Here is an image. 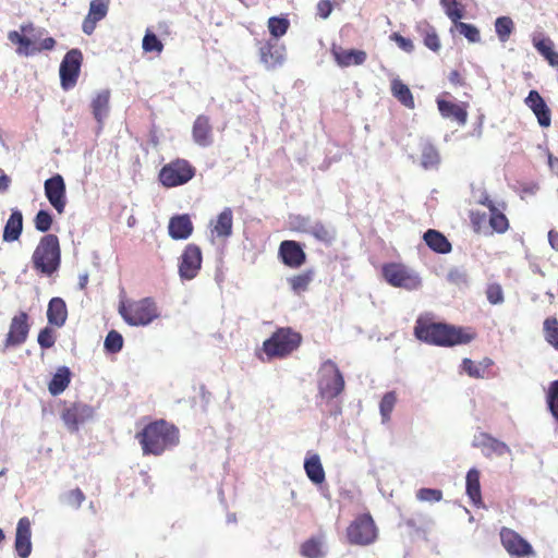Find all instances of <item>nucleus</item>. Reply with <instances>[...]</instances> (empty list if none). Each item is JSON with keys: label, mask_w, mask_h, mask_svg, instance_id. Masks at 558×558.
Wrapping results in <instances>:
<instances>
[{"label": "nucleus", "mask_w": 558, "mask_h": 558, "mask_svg": "<svg viewBox=\"0 0 558 558\" xmlns=\"http://www.w3.org/2000/svg\"><path fill=\"white\" fill-rule=\"evenodd\" d=\"M414 336L428 344L457 345L470 343L475 339L476 333L472 328L433 322L420 316L415 322Z\"/></svg>", "instance_id": "obj_1"}, {"label": "nucleus", "mask_w": 558, "mask_h": 558, "mask_svg": "<svg viewBox=\"0 0 558 558\" xmlns=\"http://www.w3.org/2000/svg\"><path fill=\"white\" fill-rule=\"evenodd\" d=\"M135 438L142 446L143 454L160 456L169 448L178 446L180 433L175 424L159 418L146 424L136 433Z\"/></svg>", "instance_id": "obj_2"}, {"label": "nucleus", "mask_w": 558, "mask_h": 558, "mask_svg": "<svg viewBox=\"0 0 558 558\" xmlns=\"http://www.w3.org/2000/svg\"><path fill=\"white\" fill-rule=\"evenodd\" d=\"M32 264L40 274L52 275L61 265V246L58 235L41 236L33 255Z\"/></svg>", "instance_id": "obj_3"}, {"label": "nucleus", "mask_w": 558, "mask_h": 558, "mask_svg": "<svg viewBox=\"0 0 558 558\" xmlns=\"http://www.w3.org/2000/svg\"><path fill=\"white\" fill-rule=\"evenodd\" d=\"M40 34H36V27L33 23H24L21 25V32L10 31L8 33L9 40L16 45V53L20 56H32L43 50H52L56 46L53 37H46L40 40Z\"/></svg>", "instance_id": "obj_4"}, {"label": "nucleus", "mask_w": 558, "mask_h": 558, "mask_svg": "<svg viewBox=\"0 0 558 558\" xmlns=\"http://www.w3.org/2000/svg\"><path fill=\"white\" fill-rule=\"evenodd\" d=\"M303 336L293 328H278L270 337L263 342V351L269 360L283 359L299 349Z\"/></svg>", "instance_id": "obj_5"}, {"label": "nucleus", "mask_w": 558, "mask_h": 558, "mask_svg": "<svg viewBox=\"0 0 558 558\" xmlns=\"http://www.w3.org/2000/svg\"><path fill=\"white\" fill-rule=\"evenodd\" d=\"M119 314L131 326H146L158 319V305L154 298L120 302Z\"/></svg>", "instance_id": "obj_6"}, {"label": "nucleus", "mask_w": 558, "mask_h": 558, "mask_svg": "<svg viewBox=\"0 0 558 558\" xmlns=\"http://www.w3.org/2000/svg\"><path fill=\"white\" fill-rule=\"evenodd\" d=\"M345 381L336 362L328 359L318 369L317 388L323 399H336L343 392Z\"/></svg>", "instance_id": "obj_7"}, {"label": "nucleus", "mask_w": 558, "mask_h": 558, "mask_svg": "<svg viewBox=\"0 0 558 558\" xmlns=\"http://www.w3.org/2000/svg\"><path fill=\"white\" fill-rule=\"evenodd\" d=\"M345 536L351 545H372L378 538V526L372 514L364 512L350 522L345 529Z\"/></svg>", "instance_id": "obj_8"}, {"label": "nucleus", "mask_w": 558, "mask_h": 558, "mask_svg": "<svg viewBox=\"0 0 558 558\" xmlns=\"http://www.w3.org/2000/svg\"><path fill=\"white\" fill-rule=\"evenodd\" d=\"M195 173L196 168L192 162L185 158H175L160 168L158 179L163 186L173 187L186 184L193 180Z\"/></svg>", "instance_id": "obj_9"}, {"label": "nucleus", "mask_w": 558, "mask_h": 558, "mask_svg": "<svg viewBox=\"0 0 558 558\" xmlns=\"http://www.w3.org/2000/svg\"><path fill=\"white\" fill-rule=\"evenodd\" d=\"M381 275L386 282L396 288L413 290L420 288L422 284L420 276L404 264H385L381 266Z\"/></svg>", "instance_id": "obj_10"}, {"label": "nucleus", "mask_w": 558, "mask_h": 558, "mask_svg": "<svg viewBox=\"0 0 558 558\" xmlns=\"http://www.w3.org/2000/svg\"><path fill=\"white\" fill-rule=\"evenodd\" d=\"M499 538L502 548L512 558L535 557L536 553L532 544L523 538L518 531L502 526L499 530Z\"/></svg>", "instance_id": "obj_11"}, {"label": "nucleus", "mask_w": 558, "mask_h": 558, "mask_svg": "<svg viewBox=\"0 0 558 558\" xmlns=\"http://www.w3.org/2000/svg\"><path fill=\"white\" fill-rule=\"evenodd\" d=\"M83 54L80 49H71L60 63V83L63 89L76 86L82 69Z\"/></svg>", "instance_id": "obj_12"}, {"label": "nucleus", "mask_w": 558, "mask_h": 558, "mask_svg": "<svg viewBox=\"0 0 558 558\" xmlns=\"http://www.w3.org/2000/svg\"><path fill=\"white\" fill-rule=\"evenodd\" d=\"M203 265V253L197 244L186 245L179 258L178 274L183 280L197 278Z\"/></svg>", "instance_id": "obj_13"}, {"label": "nucleus", "mask_w": 558, "mask_h": 558, "mask_svg": "<svg viewBox=\"0 0 558 558\" xmlns=\"http://www.w3.org/2000/svg\"><path fill=\"white\" fill-rule=\"evenodd\" d=\"M31 326L28 324V314L20 312L10 322L9 331L3 340L2 352L11 348H19L27 340Z\"/></svg>", "instance_id": "obj_14"}, {"label": "nucleus", "mask_w": 558, "mask_h": 558, "mask_svg": "<svg viewBox=\"0 0 558 558\" xmlns=\"http://www.w3.org/2000/svg\"><path fill=\"white\" fill-rule=\"evenodd\" d=\"M45 194L49 204L58 214H63L68 204L66 185L61 174H54L45 181Z\"/></svg>", "instance_id": "obj_15"}, {"label": "nucleus", "mask_w": 558, "mask_h": 558, "mask_svg": "<svg viewBox=\"0 0 558 558\" xmlns=\"http://www.w3.org/2000/svg\"><path fill=\"white\" fill-rule=\"evenodd\" d=\"M258 52L260 62L269 70L277 69L287 60V48L279 40L262 41Z\"/></svg>", "instance_id": "obj_16"}, {"label": "nucleus", "mask_w": 558, "mask_h": 558, "mask_svg": "<svg viewBox=\"0 0 558 558\" xmlns=\"http://www.w3.org/2000/svg\"><path fill=\"white\" fill-rule=\"evenodd\" d=\"M93 415L94 409L92 405L81 403V401H76L62 412V418L72 432H76L80 424L87 422Z\"/></svg>", "instance_id": "obj_17"}, {"label": "nucleus", "mask_w": 558, "mask_h": 558, "mask_svg": "<svg viewBox=\"0 0 558 558\" xmlns=\"http://www.w3.org/2000/svg\"><path fill=\"white\" fill-rule=\"evenodd\" d=\"M278 255L284 265L300 267L306 262V254L300 242L293 240L282 241L279 245Z\"/></svg>", "instance_id": "obj_18"}, {"label": "nucleus", "mask_w": 558, "mask_h": 558, "mask_svg": "<svg viewBox=\"0 0 558 558\" xmlns=\"http://www.w3.org/2000/svg\"><path fill=\"white\" fill-rule=\"evenodd\" d=\"M14 548L21 558H28L32 554V522L28 517L17 521Z\"/></svg>", "instance_id": "obj_19"}, {"label": "nucleus", "mask_w": 558, "mask_h": 558, "mask_svg": "<svg viewBox=\"0 0 558 558\" xmlns=\"http://www.w3.org/2000/svg\"><path fill=\"white\" fill-rule=\"evenodd\" d=\"M525 105L533 110L539 125L547 129L551 124V111L539 92L531 90L525 98Z\"/></svg>", "instance_id": "obj_20"}, {"label": "nucleus", "mask_w": 558, "mask_h": 558, "mask_svg": "<svg viewBox=\"0 0 558 558\" xmlns=\"http://www.w3.org/2000/svg\"><path fill=\"white\" fill-rule=\"evenodd\" d=\"M110 0H92L89 3L88 14L82 23V31L85 34H93L100 22L108 14Z\"/></svg>", "instance_id": "obj_21"}, {"label": "nucleus", "mask_w": 558, "mask_h": 558, "mask_svg": "<svg viewBox=\"0 0 558 558\" xmlns=\"http://www.w3.org/2000/svg\"><path fill=\"white\" fill-rule=\"evenodd\" d=\"M192 138L201 147H209L214 143L213 125L208 116L199 114L192 125Z\"/></svg>", "instance_id": "obj_22"}, {"label": "nucleus", "mask_w": 558, "mask_h": 558, "mask_svg": "<svg viewBox=\"0 0 558 558\" xmlns=\"http://www.w3.org/2000/svg\"><path fill=\"white\" fill-rule=\"evenodd\" d=\"M438 110L444 119L456 120L459 125H465L468 122V105L444 100V98L437 99Z\"/></svg>", "instance_id": "obj_23"}, {"label": "nucleus", "mask_w": 558, "mask_h": 558, "mask_svg": "<svg viewBox=\"0 0 558 558\" xmlns=\"http://www.w3.org/2000/svg\"><path fill=\"white\" fill-rule=\"evenodd\" d=\"M296 219L299 221V228L311 233L317 241L328 243L333 240L336 232L327 227L326 223L322 221L311 222V218L308 217H298Z\"/></svg>", "instance_id": "obj_24"}, {"label": "nucleus", "mask_w": 558, "mask_h": 558, "mask_svg": "<svg viewBox=\"0 0 558 558\" xmlns=\"http://www.w3.org/2000/svg\"><path fill=\"white\" fill-rule=\"evenodd\" d=\"M331 54L340 66L360 65L367 59L365 50L336 48V46L332 47Z\"/></svg>", "instance_id": "obj_25"}, {"label": "nucleus", "mask_w": 558, "mask_h": 558, "mask_svg": "<svg viewBox=\"0 0 558 558\" xmlns=\"http://www.w3.org/2000/svg\"><path fill=\"white\" fill-rule=\"evenodd\" d=\"M193 229V221L189 214L171 217L168 223L169 235L177 241L190 238Z\"/></svg>", "instance_id": "obj_26"}, {"label": "nucleus", "mask_w": 558, "mask_h": 558, "mask_svg": "<svg viewBox=\"0 0 558 558\" xmlns=\"http://www.w3.org/2000/svg\"><path fill=\"white\" fill-rule=\"evenodd\" d=\"M69 311L64 299L54 296L50 299L47 308V319L49 325L61 327L65 324Z\"/></svg>", "instance_id": "obj_27"}, {"label": "nucleus", "mask_w": 558, "mask_h": 558, "mask_svg": "<svg viewBox=\"0 0 558 558\" xmlns=\"http://www.w3.org/2000/svg\"><path fill=\"white\" fill-rule=\"evenodd\" d=\"M474 446L481 447L485 454L504 456L509 451L506 442L497 440L488 433H481L475 439Z\"/></svg>", "instance_id": "obj_28"}, {"label": "nucleus", "mask_w": 558, "mask_h": 558, "mask_svg": "<svg viewBox=\"0 0 558 558\" xmlns=\"http://www.w3.org/2000/svg\"><path fill=\"white\" fill-rule=\"evenodd\" d=\"M23 231V216L20 209H12V213L4 226L2 238L3 241L14 242L19 241Z\"/></svg>", "instance_id": "obj_29"}, {"label": "nucleus", "mask_w": 558, "mask_h": 558, "mask_svg": "<svg viewBox=\"0 0 558 558\" xmlns=\"http://www.w3.org/2000/svg\"><path fill=\"white\" fill-rule=\"evenodd\" d=\"M211 232L219 238H229L232 234L233 213L232 208L226 207L223 211L211 222Z\"/></svg>", "instance_id": "obj_30"}, {"label": "nucleus", "mask_w": 558, "mask_h": 558, "mask_svg": "<svg viewBox=\"0 0 558 558\" xmlns=\"http://www.w3.org/2000/svg\"><path fill=\"white\" fill-rule=\"evenodd\" d=\"M424 241L426 245L435 251L437 254H449L452 250V245L449 240H447L446 235L442 232L437 230H427L424 232Z\"/></svg>", "instance_id": "obj_31"}, {"label": "nucleus", "mask_w": 558, "mask_h": 558, "mask_svg": "<svg viewBox=\"0 0 558 558\" xmlns=\"http://www.w3.org/2000/svg\"><path fill=\"white\" fill-rule=\"evenodd\" d=\"M493 364L494 361L490 357H484L480 362H474L469 357H465L462 361L464 372H466L469 376L475 378L488 377Z\"/></svg>", "instance_id": "obj_32"}, {"label": "nucleus", "mask_w": 558, "mask_h": 558, "mask_svg": "<svg viewBox=\"0 0 558 558\" xmlns=\"http://www.w3.org/2000/svg\"><path fill=\"white\" fill-rule=\"evenodd\" d=\"M481 473L477 469H471L466 473V496L473 501L475 507H483V496L481 488Z\"/></svg>", "instance_id": "obj_33"}, {"label": "nucleus", "mask_w": 558, "mask_h": 558, "mask_svg": "<svg viewBox=\"0 0 558 558\" xmlns=\"http://www.w3.org/2000/svg\"><path fill=\"white\" fill-rule=\"evenodd\" d=\"M532 44L536 51L544 57L550 65L558 66V53L554 50V44L550 37L534 35Z\"/></svg>", "instance_id": "obj_34"}, {"label": "nucleus", "mask_w": 558, "mask_h": 558, "mask_svg": "<svg viewBox=\"0 0 558 558\" xmlns=\"http://www.w3.org/2000/svg\"><path fill=\"white\" fill-rule=\"evenodd\" d=\"M482 204L486 205L490 211L489 226L492 230L498 233L507 232L509 228L508 218L504 213L499 211L494 201L486 197L484 201H482Z\"/></svg>", "instance_id": "obj_35"}, {"label": "nucleus", "mask_w": 558, "mask_h": 558, "mask_svg": "<svg viewBox=\"0 0 558 558\" xmlns=\"http://www.w3.org/2000/svg\"><path fill=\"white\" fill-rule=\"evenodd\" d=\"M71 383V371L68 366H60L57 368L54 375L52 376L48 389L52 396L61 395L65 389H68Z\"/></svg>", "instance_id": "obj_36"}, {"label": "nucleus", "mask_w": 558, "mask_h": 558, "mask_svg": "<svg viewBox=\"0 0 558 558\" xmlns=\"http://www.w3.org/2000/svg\"><path fill=\"white\" fill-rule=\"evenodd\" d=\"M304 469L308 478L314 484H322L326 480V471L324 470L320 457L313 454L306 458L304 461Z\"/></svg>", "instance_id": "obj_37"}, {"label": "nucleus", "mask_w": 558, "mask_h": 558, "mask_svg": "<svg viewBox=\"0 0 558 558\" xmlns=\"http://www.w3.org/2000/svg\"><path fill=\"white\" fill-rule=\"evenodd\" d=\"M391 94L396 97L404 107L414 108L415 98L412 90L400 78H392L391 81Z\"/></svg>", "instance_id": "obj_38"}, {"label": "nucleus", "mask_w": 558, "mask_h": 558, "mask_svg": "<svg viewBox=\"0 0 558 558\" xmlns=\"http://www.w3.org/2000/svg\"><path fill=\"white\" fill-rule=\"evenodd\" d=\"M110 104V92H99L92 100V111L94 118L102 122L104 117L108 116Z\"/></svg>", "instance_id": "obj_39"}, {"label": "nucleus", "mask_w": 558, "mask_h": 558, "mask_svg": "<svg viewBox=\"0 0 558 558\" xmlns=\"http://www.w3.org/2000/svg\"><path fill=\"white\" fill-rule=\"evenodd\" d=\"M315 278L314 269L303 270L301 274L293 275L288 278V283L295 293H303L310 288L311 282Z\"/></svg>", "instance_id": "obj_40"}, {"label": "nucleus", "mask_w": 558, "mask_h": 558, "mask_svg": "<svg viewBox=\"0 0 558 558\" xmlns=\"http://www.w3.org/2000/svg\"><path fill=\"white\" fill-rule=\"evenodd\" d=\"M300 554L304 558H324L325 553L322 548V539L312 536L300 546Z\"/></svg>", "instance_id": "obj_41"}, {"label": "nucleus", "mask_w": 558, "mask_h": 558, "mask_svg": "<svg viewBox=\"0 0 558 558\" xmlns=\"http://www.w3.org/2000/svg\"><path fill=\"white\" fill-rule=\"evenodd\" d=\"M290 26V21L287 17L271 16L267 21V27L274 40H279L280 37L287 34Z\"/></svg>", "instance_id": "obj_42"}, {"label": "nucleus", "mask_w": 558, "mask_h": 558, "mask_svg": "<svg viewBox=\"0 0 558 558\" xmlns=\"http://www.w3.org/2000/svg\"><path fill=\"white\" fill-rule=\"evenodd\" d=\"M513 31L514 23L510 16H499L495 19V33L500 41H508Z\"/></svg>", "instance_id": "obj_43"}, {"label": "nucleus", "mask_w": 558, "mask_h": 558, "mask_svg": "<svg viewBox=\"0 0 558 558\" xmlns=\"http://www.w3.org/2000/svg\"><path fill=\"white\" fill-rule=\"evenodd\" d=\"M440 161L439 151L433 144L425 143L421 148V163L424 168L437 167Z\"/></svg>", "instance_id": "obj_44"}, {"label": "nucleus", "mask_w": 558, "mask_h": 558, "mask_svg": "<svg viewBox=\"0 0 558 558\" xmlns=\"http://www.w3.org/2000/svg\"><path fill=\"white\" fill-rule=\"evenodd\" d=\"M545 340L558 350V319L556 316H549L543 323Z\"/></svg>", "instance_id": "obj_45"}, {"label": "nucleus", "mask_w": 558, "mask_h": 558, "mask_svg": "<svg viewBox=\"0 0 558 558\" xmlns=\"http://www.w3.org/2000/svg\"><path fill=\"white\" fill-rule=\"evenodd\" d=\"M397 402V393L396 391H387L379 403V410L381 414V422L387 423L391 417V413L395 409V404Z\"/></svg>", "instance_id": "obj_46"}, {"label": "nucleus", "mask_w": 558, "mask_h": 558, "mask_svg": "<svg viewBox=\"0 0 558 558\" xmlns=\"http://www.w3.org/2000/svg\"><path fill=\"white\" fill-rule=\"evenodd\" d=\"M441 5L445 9L447 16L457 26L458 20L464 16V7L459 0H440Z\"/></svg>", "instance_id": "obj_47"}, {"label": "nucleus", "mask_w": 558, "mask_h": 558, "mask_svg": "<svg viewBox=\"0 0 558 558\" xmlns=\"http://www.w3.org/2000/svg\"><path fill=\"white\" fill-rule=\"evenodd\" d=\"M61 501L70 508L78 509L83 506L86 496L82 488L69 489L60 497Z\"/></svg>", "instance_id": "obj_48"}, {"label": "nucleus", "mask_w": 558, "mask_h": 558, "mask_svg": "<svg viewBox=\"0 0 558 558\" xmlns=\"http://www.w3.org/2000/svg\"><path fill=\"white\" fill-rule=\"evenodd\" d=\"M422 35L424 45L427 47V49H430L437 53V51L440 50L441 44L435 27L428 25V23H424Z\"/></svg>", "instance_id": "obj_49"}, {"label": "nucleus", "mask_w": 558, "mask_h": 558, "mask_svg": "<svg viewBox=\"0 0 558 558\" xmlns=\"http://www.w3.org/2000/svg\"><path fill=\"white\" fill-rule=\"evenodd\" d=\"M546 403L556 422H558V379L549 384L546 392Z\"/></svg>", "instance_id": "obj_50"}, {"label": "nucleus", "mask_w": 558, "mask_h": 558, "mask_svg": "<svg viewBox=\"0 0 558 558\" xmlns=\"http://www.w3.org/2000/svg\"><path fill=\"white\" fill-rule=\"evenodd\" d=\"M124 340L118 330H109L105 339L104 347L109 353H118L123 348Z\"/></svg>", "instance_id": "obj_51"}, {"label": "nucleus", "mask_w": 558, "mask_h": 558, "mask_svg": "<svg viewBox=\"0 0 558 558\" xmlns=\"http://www.w3.org/2000/svg\"><path fill=\"white\" fill-rule=\"evenodd\" d=\"M456 29L459 31V33L462 34L466 40L471 43H477L481 40V33L478 27L471 25V23L458 21L456 24Z\"/></svg>", "instance_id": "obj_52"}, {"label": "nucleus", "mask_w": 558, "mask_h": 558, "mask_svg": "<svg viewBox=\"0 0 558 558\" xmlns=\"http://www.w3.org/2000/svg\"><path fill=\"white\" fill-rule=\"evenodd\" d=\"M416 498L422 502H439L444 498V493L439 488H420Z\"/></svg>", "instance_id": "obj_53"}, {"label": "nucleus", "mask_w": 558, "mask_h": 558, "mask_svg": "<svg viewBox=\"0 0 558 558\" xmlns=\"http://www.w3.org/2000/svg\"><path fill=\"white\" fill-rule=\"evenodd\" d=\"M163 43L158 39L157 35H155L154 32L146 31V34L143 37L142 40V48L145 51H157V53H160V51L163 50Z\"/></svg>", "instance_id": "obj_54"}, {"label": "nucleus", "mask_w": 558, "mask_h": 558, "mask_svg": "<svg viewBox=\"0 0 558 558\" xmlns=\"http://www.w3.org/2000/svg\"><path fill=\"white\" fill-rule=\"evenodd\" d=\"M35 228L39 232H47L50 231L52 223H53V217L47 209H39L35 219Z\"/></svg>", "instance_id": "obj_55"}, {"label": "nucleus", "mask_w": 558, "mask_h": 558, "mask_svg": "<svg viewBox=\"0 0 558 558\" xmlns=\"http://www.w3.org/2000/svg\"><path fill=\"white\" fill-rule=\"evenodd\" d=\"M485 293L488 302L492 304H500L504 302V288L500 283H488Z\"/></svg>", "instance_id": "obj_56"}, {"label": "nucleus", "mask_w": 558, "mask_h": 558, "mask_svg": "<svg viewBox=\"0 0 558 558\" xmlns=\"http://www.w3.org/2000/svg\"><path fill=\"white\" fill-rule=\"evenodd\" d=\"M56 343V336L53 333V329L46 326V328L39 330L38 333V344L43 349H50Z\"/></svg>", "instance_id": "obj_57"}, {"label": "nucleus", "mask_w": 558, "mask_h": 558, "mask_svg": "<svg viewBox=\"0 0 558 558\" xmlns=\"http://www.w3.org/2000/svg\"><path fill=\"white\" fill-rule=\"evenodd\" d=\"M390 39L396 43L399 49L407 51V53H412L415 49L413 41L409 39V37L400 35L398 32L392 33Z\"/></svg>", "instance_id": "obj_58"}, {"label": "nucleus", "mask_w": 558, "mask_h": 558, "mask_svg": "<svg viewBox=\"0 0 558 558\" xmlns=\"http://www.w3.org/2000/svg\"><path fill=\"white\" fill-rule=\"evenodd\" d=\"M447 279L450 283L456 284V287H461V284H468V275L464 269H450L448 271Z\"/></svg>", "instance_id": "obj_59"}, {"label": "nucleus", "mask_w": 558, "mask_h": 558, "mask_svg": "<svg viewBox=\"0 0 558 558\" xmlns=\"http://www.w3.org/2000/svg\"><path fill=\"white\" fill-rule=\"evenodd\" d=\"M316 9L318 17L328 19L333 10V4L331 0H318Z\"/></svg>", "instance_id": "obj_60"}, {"label": "nucleus", "mask_w": 558, "mask_h": 558, "mask_svg": "<svg viewBox=\"0 0 558 558\" xmlns=\"http://www.w3.org/2000/svg\"><path fill=\"white\" fill-rule=\"evenodd\" d=\"M449 81L453 86H464V78L459 70H451Z\"/></svg>", "instance_id": "obj_61"}, {"label": "nucleus", "mask_w": 558, "mask_h": 558, "mask_svg": "<svg viewBox=\"0 0 558 558\" xmlns=\"http://www.w3.org/2000/svg\"><path fill=\"white\" fill-rule=\"evenodd\" d=\"M486 218V214L472 213L471 222L476 231L480 229L481 222H483Z\"/></svg>", "instance_id": "obj_62"}, {"label": "nucleus", "mask_w": 558, "mask_h": 558, "mask_svg": "<svg viewBox=\"0 0 558 558\" xmlns=\"http://www.w3.org/2000/svg\"><path fill=\"white\" fill-rule=\"evenodd\" d=\"M11 180L8 174L4 173L2 168H0V191H8L10 186Z\"/></svg>", "instance_id": "obj_63"}, {"label": "nucleus", "mask_w": 558, "mask_h": 558, "mask_svg": "<svg viewBox=\"0 0 558 558\" xmlns=\"http://www.w3.org/2000/svg\"><path fill=\"white\" fill-rule=\"evenodd\" d=\"M548 240L549 245L553 247V250L558 251V232L555 230H550L548 232Z\"/></svg>", "instance_id": "obj_64"}]
</instances>
